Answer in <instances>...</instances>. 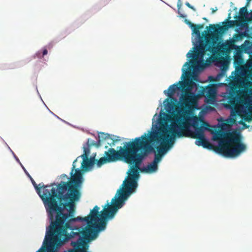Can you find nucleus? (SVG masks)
<instances>
[{
  "label": "nucleus",
  "instance_id": "obj_37",
  "mask_svg": "<svg viewBox=\"0 0 252 252\" xmlns=\"http://www.w3.org/2000/svg\"><path fill=\"white\" fill-rule=\"evenodd\" d=\"M196 62L197 63H198V62H198V61H197L196 59H194V60H193V62H192L191 63H196Z\"/></svg>",
  "mask_w": 252,
  "mask_h": 252
},
{
  "label": "nucleus",
  "instance_id": "obj_29",
  "mask_svg": "<svg viewBox=\"0 0 252 252\" xmlns=\"http://www.w3.org/2000/svg\"><path fill=\"white\" fill-rule=\"evenodd\" d=\"M48 53V51L46 49H44L42 52V55L41 56L40 55H38L39 58L43 57L44 56L47 55Z\"/></svg>",
  "mask_w": 252,
  "mask_h": 252
},
{
  "label": "nucleus",
  "instance_id": "obj_3",
  "mask_svg": "<svg viewBox=\"0 0 252 252\" xmlns=\"http://www.w3.org/2000/svg\"><path fill=\"white\" fill-rule=\"evenodd\" d=\"M95 205L87 216H80V222H85L86 226L80 230V252H89L90 243L96 240L101 232L104 231L108 220H112L116 214L113 212L100 211Z\"/></svg>",
  "mask_w": 252,
  "mask_h": 252
},
{
  "label": "nucleus",
  "instance_id": "obj_16",
  "mask_svg": "<svg viewBox=\"0 0 252 252\" xmlns=\"http://www.w3.org/2000/svg\"><path fill=\"white\" fill-rule=\"evenodd\" d=\"M242 110L244 112H242L239 116L240 117L245 119L246 116L248 115H252V101L242 100Z\"/></svg>",
  "mask_w": 252,
  "mask_h": 252
},
{
  "label": "nucleus",
  "instance_id": "obj_18",
  "mask_svg": "<svg viewBox=\"0 0 252 252\" xmlns=\"http://www.w3.org/2000/svg\"><path fill=\"white\" fill-rule=\"evenodd\" d=\"M140 165L139 166L140 167ZM158 169V165L155 164L154 162H151V163L147 165L146 167H143L142 168H139L137 170V172L140 170L142 172H144L146 173H153L156 172ZM139 173V172H138ZM139 177V176H138ZM138 177L135 178V181L137 182L136 180Z\"/></svg>",
  "mask_w": 252,
  "mask_h": 252
},
{
  "label": "nucleus",
  "instance_id": "obj_24",
  "mask_svg": "<svg viewBox=\"0 0 252 252\" xmlns=\"http://www.w3.org/2000/svg\"><path fill=\"white\" fill-rule=\"evenodd\" d=\"M229 85L232 90L236 89L237 87V84L235 81H231L229 83Z\"/></svg>",
  "mask_w": 252,
  "mask_h": 252
},
{
  "label": "nucleus",
  "instance_id": "obj_4",
  "mask_svg": "<svg viewBox=\"0 0 252 252\" xmlns=\"http://www.w3.org/2000/svg\"><path fill=\"white\" fill-rule=\"evenodd\" d=\"M197 121H194L192 126L195 131L192 132L189 130L188 125L184 121V118L182 115H176L171 122L170 127L167 132L171 134V138L191 137L196 138L195 144L197 146H202L204 148L212 149L213 145L206 140L204 135V130H209L210 125L204 121H202V126H199L198 118L195 117Z\"/></svg>",
  "mask_w": 252,
  "mask_h": 252
},
{
  "label": "nucleus",
  "instance_id": "obj_26",
  "mask_svg": "<svg viewBox=\"0 0 252 252\" xmlns=\"http://www.w3.org/2000/svg\"><path fill=\"white\" fill-rule=\"evenodd\" d=\"M185 22L187 24H188L189 27L191 29L192 27H195V25L193 23H192L190 21L188 20H185Z\"/></svg>",
  "mask_w": 252,
  "mask_h": 252
},
{
  "label": "nucleus",
  "instance_id": "obj_38",
  "mask_svg": "<svg viewBox=\"0 0 252 252\" xmlns=\"http://www.w3.org/2000/svg\"><path fill=\"white\" fill-rule=\"evenodd\" d=\"M43 248H41L39 250H38L36 252H42Z\"/></svg>",
  "mask_w": 252,
  "mask_h": 252
},
{
  "label": "nucleus",
  "instance_id": "obj_23",
  "mask_svg": "<svg viewBox=\"0 0 252 252\" xmlns=\"http://www.w3.org/2000/svg\"><path fill=\"white\" fill-rule=\"evenodd\" d=\"M187 65H188V67L187 68H186V70H185L184 68H183V73L182 74V77H184L185 75H187L191 74V72L187 70L188 69H190V65L189 64V63L188 62L186 63L185 64H184V66H187Z\"/></svg>",
  "mask_w": 252,
  "mask_h": 252
},
{
  "label": "nucleus",
  "instance_id": "obj_41",
  "mask_svg": "<svg viewBox=\"0 0 252 252\" xmlns=\"http://www.w3.org/2000/svg\"><path fill=\"white\" fill-rule=\"evenodd\" d=\"M216 10H213V9H212V12H213V13L215 12L216 11Z\"/></svg>",
  "mask_w": 252,
  "mask_h": 252
},
{
  "label": "nucleus",
  "instance_id": "obj_34",
  "mask_svg": "<svg viewBox=\"0 0 252 252\" xmlns=\"http://www.w3.org/2000/svg\"><path fill=\"white\" fill-rule=\"evenodd\" d=\"M192 79L193 81H198V79H197V77L195 76H193L192 77Z\"/></svg>",
  "mask_w": 252,
  "mask_h": 252
},
{
  "label": "nucleus",
  "instance_id": "obj_15",
  "mask_svg": "<svg viewBox=\"0 0 252 252\" xmlns=\"http://www.w3.org/2000/svg\"><path fill=\"white\" fill-rule=\"evenodd\" d=\"M111 135L105 133L104 132H100L98 134L99 140H98V146H100L103 144L105 141H106L111 147L115 146V143L118 141L117 139L115 140L112 139Z\"/></svg>",
  "mask_w": 252,
  "mask_h": 252
},
{
  "label": "nucleus",
  "instance_id": "obj_42",
  "mask_svg": "<svg viewBox=\"0 0 252 252\" xmlns=\"http://www.w3.org/2000/svg\"><path fill=\"white\" fill-rule=\"evenodd\" d=\"M108 148V146L107 145L105 146V148L107 149Z\"/></svg>",
  "mask_w": 252,
  "mask_h": 252
},
{
  "label": "nucleus",
  "instance_id": "obj_22",
  "mask_svg": "<svg viewBox=\"0 0 252 252\" xmlns=\"http://www.w3.org/2000/svg\"><path fill=\"white\" fill-rule=\"evenodd\" d=\"M74 249H71L68 252H79V238L73 243Z\"/></svg>",
  "mask_w": 252,
  "mask_h": 252
},
{
  "label": "nucleus",
  "instance_id": "obj_31",
  "mask_svg": "<svg viewBox=\"0 0 252 252\" xmlns=\"http://www.w3.org/2000/svg\"><path fill=\"white\" fill-rule=\"evenodd\" d=\"M182 2H181V0H178V3H177V7H178V10H179L182 6Z\"/></svg>",
  "mask_w": 252,
  "mask_h": 252
},
{
  "label": "nucleus",
  "instance_id": "obj_21",
  "mask_svg": "<svg viewBox=\"0 0 252 252\" xmlns=\"http://www.w3.org/2000/svg\"><path fill=\"white\" fill-rule=\"evenodd\" d=\"M204 27L203 24L195 25L194 27L191 28L192 32L194 33L197 35H200V32L199 30L203 29Z\"/></svg>",
  "mask_w": 252,
  "mask_h": 252
},
{
  "label": "nucleus",
  "instance_id": "obj_8",
  "mask_svg": "<svg viewBox=\"0 0 252 252\" xmlns=\"http://www.w3.org/2000/svg\"><path fill=\"white\" fill-rule=\"evenodd\" d=\"M229 14L228 18L225 21L222 23V25L220 26L219 25H210L209 26V32H211L209 35V39H217L219 38V33H223V32L227 31L228 29L233 28L235 26H241L242 23L239 20H229L231 17Z\"/></svg>",
  "mask_w": 252,
  "mask_h": 252
},
{
  "label": "nucleus",
  "instance_id": "obj_7",
  "mask_svg": "<svg viewBox=\"0 0 252 252\" xmlns=\"http://www.w3.org/2000/svg\"><path fill=\"white\" fill-rule=\"evenodd\" d=\"M94 141L90 138H88L87 142L83 146V153L80 156L82 159V161L81 165L80 170L84 172H88L90 171L93 167L94 164L95 163V157L96 153H93L92 156L89 158V156L90 154V150L91 147L94 145Z\"/></svg>",
  "mask_w": 252,
  "mask_h": 252
},
{
  "label": "nucleus",
  "instance_id": "obj_17",
  "mask_svg": "<svg viewBox=\"0 0 252 252\" xmlns=\"http://www.w3.org/2000/svg\"><path fill=\"white\" fill-rule=\"evenodd\" d=\"M247 36V33L245 32H238L233 35L232 38L229 40L230 43L233 47L234 49H236L237 46L235 44L238 41H241L243 39Z\"/></svg>",
  "mask_w": 252,
  "mask_h": 252
},
{
  "label": "nucleus",
  "instance_id": "obj_35",
  "mask_svg": "<svg viewBox=\"0 0 252 252\" xmlns=\"http://www.w3.org/2000/svg\"><path fill=\"white\" fill-rule=\"evenodd\" d=\"M251 0H247V2H246V4L245 6H247V7L249 6V3L250 2Z\"/></svg>",
  "mask_w": 252,
  "mask_h": 252
},
{
  "label": "nucleus",
  "instance_id": "obj_28",
  "mask_svg": "<svg viewBox=\"0 0 252 252\" xmlns=\"http://www.w3.org/2000/svg\"><path fill=\"white\" fill-rule=\"evenodd\" d=\"M245 120L247 122H250L252 120V114L248 115V116H246L245 118Z\"/></svg>",
  "mask_w": 252,
  "mask_h": 252
},
{
  "label": "nucleus",
  "instance_id": "obj_40",
  "mask_svg": "<svg viewBox=\"0 0 252 252\" xmlns=\"http://www.w3.org/2000/svg\"><path fill=\"white\" fill-rule=\"evenodd\" d=\"M62 176H63V177H67V176L65 174H63Z\"/></svg>",
  "mask_w": 252,
  "mask_h": 252
},
{
  "label": "nucleus",
  "instance_id": "obj_36",
  "mask_svg": "<svg viewBox=\"0 0 252 252\" xmlns=\"http://www.w3.org/2000/svg\"><path fill=\"white\" fill-rule=\"evenodd\" d=\"M180 17L181 18H186V15L182 14H180Z\"/></svg>",
  "mask_w": 252,
  "mask_h": 252
},
{
  "label": "nucleus",
  "instance_id": "obj_30",
  "mask_svg": "<svg viewBox=\"0 0 252 252\" xmlns=\"http://www.w3.org/2000/svg\"><path fill=\"white\" fill-rule=\"evenodd\" d=\"M186 5L189 8H190L191 9L193 10V11H195V8H194L193 6H192V5H191L190 4V3L189 2H186Z\"/></svg>",
  "mask_w": 252,
  "mask_h": 252
},
{
  "label": "nucleus",
  "instance_id": "obj_13",
  "mask_svg": "<svg viewBox=\"0 0 252 252\" xmlns=\"http://www.w3.org/2000/svg\"><path fill=\"white\" fill-rule=\"evenodd\" d=\"M212 44V40H206V41L201 42L199 46L197 47V51L194 53V55L192 54V57L194 58L195 56H200L201 61H203V56L205 54L206 51H208L212 53V49L209 48Z\"/></svg>",
  "mask_w": 252,
  "mask_h": 252
},
{
  "label": "nucleus",
  "instance_id": "obj_1",
  "mask_svg": "<svg viewBox=\"0 0 252 252\" xmlns=\"http://www.w3.org/2000/svg\"><path fill=\"white\" fill-rule=\"evenodd\" d=\"M78 158L73 162L70 180L61 181L57 189L52 188L50 190L47 188L55 185V183L44 185L42 183L37 185L27 173L43 202L51 221L46 229L43 246L54 248L79 235V227L71 225L72 221L79 220V217L70 218L73 216L75 202L79 199V168L75 169L73 173Z\"/></svg>",
  "mask_w": 252,
  "mask_h": 252
},
{
  "label": "nucleus",
  "instance_id": "obj_32",
  "mask_svg": "<svg viewBox=\"0 0 252 252\" xmlns=\"http://www.w3.org/2000/svg\"><path fill=\"white\" fill-rule=\"evenodd\" d=\"M239 123L240 124H242L243 125V126L245 127H248V126H247V125L244 123L242 120L240 121L239 122Z\"/></svg>",
  "mask_w": 252,
  "mask_h": 252
},
{
  "label": "nucleus",
  "instance_id": "obj_2",
  "mask_svg": "<svg viewBox=\"0 0 252 252\" xmlns=\"http://www.w3.org/2000/svg\"><path fill=\"white\" fill-rule=\"evenodd\" d=\"M152 150L149 136L145 133L131 141L126 142L125 146L120 147L118 151L112 148H109L107 151L105 152L104 157L96 159L95 163L98 167L107 162L119 160H123L131 165L127 173L128 176L123 182V187L117 191L118 195L117 194L115 195L111 203L107 201L101 211L104 212L105 210L116 214L118 210L124 205L125 200L135 191L137 187L135 178L138 176L137 170L139 166Z\"/></svg>",
  "mask_w": 252,
  "mask_h": 252
},
{
  "label": "nucleus",
  "instance_id": "obj_11",
  "mask_svg": "<svg viewBox=\"0 0 252 252\" xmlns=\"http://www.w3.org/2000/svg\"><path fill=\"white\" fill-rule=\"evenodd\" d=\"M228 103L229 107L232 109V116H241L242 112H244L242 110V100L240 101L235 96H231L229 98Z\"/></svg>",
  "mask_w": 252,
  "mask_h": 252
},
{
  "label": "nucleus",
  "instance_id": "obj_6",
  "mask_svg": "<svg viewBox=\"0 0 252 252\" xmlns=\"http://www.w3.org/2000/svg\"><path fill=\"white\" fill-rule=\"evenodd\" d=\"M199 87L198 84L189 79L186 80L184 82L180 81L177 84H174L170 86L167 90L164 91V93L165 94H167L168 97L171 99L170 100L168 98L166 99L167 106L169 108L173 107V101L176 100L173 95L176 91L181 88H182L183 92V94L181 97L182 104L186 106L193 104L195 100L196 95L192 92V90L194 88L197 89Z\"/></svg>",
  "mask_w": 252,
  "mask_h": 252
},
{
  "label": "nucleus",
  "instance_id": "obj_27",
  "mask_svg": "<svg viewBox=\"0 0 252 252\" xmlns=\"http://www.w3.org/2000/svg\"><path fill=\"white\" fill-rule=\"evenodd\" d=\"M185 22L187 24H188L189 27L191 29L192 27H195V25L193 23H192L190 21L188 20H185Z\"/></svg>",
  "mask_w": 252,
  "mask_h": 252
},
{
  "label": "nucleus",
  "instance_id": "obj_20",
  "mask_svg": "<svg viewBox=\"0 0 252 252\" xmlns=\"http://www.w3.org/2000/svg\"><path fill=\"white\" fill-rule=\"evenodd\" d=\"M236 123V119L235 117L230 118L222 124V126L223 127H229Z\"/></svg>",
  "mask_w": 252,
  "mask_h": 252
},
{
  "label": "nucleus",
  "instance_id": "obj_10",
  "mask_svg": "<svg viewBox=\"0 0 252 252\" xmlns=\"http://www.w3.org/2000/svg\"><path fill=\"white\" fill-rule=\"evenodd\" d=\"M212 39V44L209 48L212 49V53L216 54L217 57H222L229 54L232 50L234 49L228 40L225 41V42L220 43L219 42L217 45V39Z\"/></svg>",
  "mask_w": 252,
  "mask_h": 252
},
{
  "label": "nucleus",
  "instance_id": "obj_9",
  "mask_svg": "<svg viewBox=\"0 0 252 252\" xmlns=\"http://www.w3.org/2000/svg\"><path fill=\"white\" fill-rule=\"evenodd\" d=\"M160 140H161L160 146L157 148L158 154H156L154 159L153 162L158 165V163L161 160L162 154L165 153L172 146L174 140L171 138L169 134H163L159 136Z\"/></svg>",
  "mask_w": 252,
  "mask_h": 252
},
{
  "label": "nucleus",
  "instance_id": "obj_19",
  "mask_svg": "<svg viewBox=\"0 0 252 252\" xmlns=\"http://www.w3.org/2000/svg\"><path fill=\"white\" fill-rule=\"evenodd\" d=\"M206 95L209 98H214L215 96L216 90L213 86H209L203 90Z\"/></svg>",
  "mask_w": 252,
  "mask_h": 252
},
{
  "label": "nucleus",
  "instance_id": "obj_12",
  "mask_svg": "<svg viewBox=\"0 0 252 252\" xmlns=\"http://www.w3.org/2000/svg\"><path fill=\"white\" fill-rule=\"evenodd\" d=\"M233 56V63L237 71H241L244 67V61L242 57V51L239 47H237Z\"/></svg>",
  "mask_w": 252,
  "mask_h": 252
},
{
  "label": "nucleus",
  "instance_id": "obj_5",
  "mask_svg": "<svg viewBox=\"0 0 252 252\" xmlns=\"http://www.w3.org/2000/svg\"><path fill=\"white\" fill-rule=\"evenodd\" d=\"M213 139L219 141V146L215 147L214 150L227 158L237 157L247 149L242 142L241 134L236 131L219 130L213 135Z\"/></svg>",
  "mask_w": 252,
  "mask_h": 252
},
{
  "label": "nucleus",
  "instance_id": "obj_39",
  "mask_svg": "<svg viewBox=\"0 0 252 252\" xmlns=\"http://www.w3.org/2000/svg\"><path fill=\"white\" fill-rule=\"evenodd\" d=\"M203 20H205V21H207V18H205V17L203 18Z\"/></svg>",
  "mask_w": 252,
  "mask_h": 252
},
{
  "label": "nucleus",
  "instance_id": "obj_25",
  "mask_svg": "<svg viewBox=\"0 0 252 252\" xmlns=\"http://www.w3.org/2000/svg\"><path fill=\"white\" fill-rule=\"evenodd\" d=\"M85 172L82 171L80 170V187H81V184L83 181V178L82 174L85 173Z\"/></svg>",
  "mask_w": 252,
  "mask_h": 252
},
{
  "label": "nucleus",
  "instance_id": "obj_33",
  "mask_svg": "<svg viewBox=\"0 0 252 252\" xmlns=\"http://www.w3.org/2000/svg\"><path fill=\"white\" fill-rule=\"evenodd\" d=\"M250 15H251L250 17H249V19H248L249 20V22H250L252 21V11H251V12L250 13Z\"/></svg>",
  "mask_w": 252,
  "mask_h": 252
},
{
  "label": "nucleus",
  "instance_id": "obj_14",
  "mask_svg": "<svg viewBox=\"0 0 252 252\" xmlns=\"http://www.w3.org/2000/svg\"><path fill=\"white\" fill-rule=\"evenodd\" d=\"M248 14L247 6H245L241 8L239 10V15H235L234 19L239 20L242 23L241 26L245 27L247 26V23L249 22V17H247Z\"/></svg>",
  "mask_w": 252,
  "mask_h": 252
}]
</instances>
